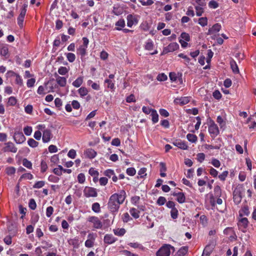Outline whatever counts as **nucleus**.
I'll return each mask as SVG.
<instances>
[{"label":"nucleus","mask_w":256,"mask_h":256,"mask_svg":"<svg viewBox=\"0 0 256 256\" xmlns=\"http://www.w3.org/2000/svg\"><path fill=\"white\" fill-rule=\"evenodd\" d=\"M126 198V193L124 190H122L119 193H114L112 194L108 202V206L112 212H118L120 205L122 204Z\"/></svg>","instance_id":"obj_1"},{"label":"nucleus","mask_w":256,"mask_h":256,"mask_svg":"<svg viewBox=\"0 0 256 256\" xmlns=\"http://www.w3.org/2000/svg\"><path fill=\"white\" fill-rule=\"evenodd\" d=\"M209 123L208 132L212 138H215L220 132L218 126L214 121L211 119L210 120Z\"/></svg>","instance_id":"obj_2"},{"label":"nucleus","mask_w":256,"mask_h":256,"mask_svg":"<svg viewBox=\"0 0 256 256\" xmlns=\"http://www.w3.org/2000/svg\"><path fill=\"white\" fill-rule=\"evenodd\" d=\"M84 195L86 198L96 197L98 196L97 190L92 187L86 186L84 190Z\"/></svg>","instance_id":"obj_3"},{"label":"nucleus","mask_w":256,"mask_h":256,"mask_svg":"<svg viewBox=\"0 0 256 256\" xmlns=\"http://www.w3.org/2000/svg\"><path fill=\"white\" fill-rule=\"evenodd\" d=\"M174 249L170 245H165L162 246L157 252L156 256H169L170 253V248Z\"/></svg>","instance_id":"obj_4"},{"label":"nucleus","mask_w":256,"mask_h":256,"mask_svg":"<svg viewBox=\"0 0 256 256\" xmlns=\"http://www.w3.org/2000/svg\"><path fill=\"white\" fill-rule=\"evenodd\" d=\"M179 48V45L176 42H172L163 48L162 54H166L168 52H173Z\"/></svg>","instance_id":"obj_5"},{"label":"nucleus","mask_w":256,"mask_h":256,"mask_svg":"<svg viewBox=\"0 0 256 256\" xmlns=\"http://www.w3.org/2000/svg\"><path fill=\"white\" fill-rule=\"evenodd\" d=\"M239 218L238 222V226L239 230L244 232H246V229L248 226V220L246 218Z\"/></svg>","instance_id":"obj_6"},{"label":"nucleus","mask_w":256,"mask_h":256,"mask_svg":"<svg viewBox=\"0 0 256 256\" xmlns=\"http://www.w3.org/2000/svg\"><path fill=\"white\" fill-rule=\"evenodd\" d=\"M5 146L2 148L4 152H11L16 153L17 152L18 148H16L12 142H8L4 143Z\"/></svg>","instance_id":"obj_7"},{"label":"nucleus","mask_w":256,"mask_h":256,"mask_svg":"<svg viewBox=\"0 0 256 256\" xmlns=\"http://www.w3.org/2000/svg\"><path fill=\"white\" fill-rule=\"evenodd\" d=\"M88 222L93 223L94 227L96 228H100L102 226V222L96 216H92L88 218Z\"/></svg>","instance_id":"obj_8"},{"label":"nucleus","mask_w":256,"mask_h":256,"mask_svg":"<svg viewBox=\"0 0 256 256\" xmlns=\"http://www.w3.org/2000/svg\"><path fill=\"white\" fill-rule=\"evenodd\" d=\"M42 140L44 142H48L52 138L51 130L48 129H46L43 130Z\"/></svg>","instance_id":"obj_9"},{"label":"nucleus","mask_w":256,"mask_h":256,"mask_svg":"<svg viewBox=\"0 0 256 256\" xmlns=\"http://www.w3.org/2000/svg\"><path fill=\"white\" fill-rule=\"evenodd\" d=\"M14 138L17 144H22L26 140V138L22 132H15Z\"/></svg>","instance_id":"obj_10"},{"label":"nucleus","mask_w":256,"mask_h":256,"mask_svg":"<svg viewBox=\"0 0 256 256\" xmlns=\"http://www.w3.org/2000/svg\"><path fill=\"white\" fill-rule=\"evenodd\" d=\"M234 201L236 204H239L242 200L241 192L238 189H236L234 192Z\"/></svg>","instance_id":"obj_11"},{"label":"nucleus","mask_w":256,"mask_h":256,"mask_svg":"<svg viewBox=\"0 0 256 256\" xmlns=\"http://www.w3.org/2000/svg\"><path fill=\"white\" fill-rule=\"evenodd\" d=\"M57 84L62 87H64L66 85V79L64 77L60 76L57 74H54Z\"/></svg>","instance_id":"obj_12"},{"label":"nucleus","mask_w":256,"mask_h":256,"mask_svg":"<svg viewBox=\"0 0 256 256\" xmlns=\"http://www.w3.org/2000/svg\"><path fill=\"white\" fill-rule=\"evenodd\" d=\"M221 28L220 24L216 23L214 24L211 28H210L207 32L208 35L214 34L216 32H218Z\"/></svg>","instance_id":"obj_13"},{"label":"nucleus","mask_w":256,"mask_h":256,"mask_svg":"<svg viewBox=\"0 0 256 256\" xmlns=\"http://www.w3.org/2000/svg\"><path fill=\"white\" fill-rule=\"evenodd\" d=\"M172 144L178 148L182 150H187L188 148L186 144L180 140H176L172 142Z\"/></svg>","instance_id":"obj_14"},{"label":"nucleus","mask_w":256,"mask_h":256,"mask_svg":"<svg viewBox=\"0 0 256 256\" xmlns=\"http://www.w3.org/2000/svg\"><path fill=\"white\" fill-rule=\"evenodd\" d=\"M190 102L189 98L188 97H182L180 98H176L174 100V102L176 104H179L181 106L186 104Z\"/></svg>","instance_id":"obj_15"},{"label":"nucleus","mask_w":256,"mask_h":256,"mask_svg":"<svg viewBox=\"0 0 256 256\" xmlns=\"http://www.w3.org/2000/svg\"><path fill=\"white\" fill-rule=\"evenodd\" d=\"M250 213L248 206L244 205L239 210V216L242 217L244 216H248Z\"/></svg>","instance_id":"obj_16"},{"label":"nucleus","mask_w":256,"mask_h":256,"mask_svg":"<svg viewBox=\"0 0 256 256\" xmlns=\"http://www.w3.org/2000/svg\"><path fill=\"white\" fill-rule=\"evenodd\" d=\"M116 238L112 234H106L104 237V242L108 244H112L114 242Z\"/></svg>","instance_id":"obj_17"},{"label":"nucleus","mask_w":256,"mask_h":256,"mask_svg":"<svg viewBox=\"0 0 256 256\" xmlns=\"http://www.w3.org/2000/svg\"><path fill=\"white\" fill-rule=\"evenodd\" d=\"M84 154L89 158H93L96 156V152L92 148H88L85 151Z\"/></svg>","instance_id":"obj_18"},{"label":"nucleus","mask_w":256,"mask_h":256,"mask_svg":"<svg viewBox=\"0 0 256 256\" xmlns=\"http://www.w3.org/2000/svg\"><path fill=\"white\" fill-rule=\"evenodd\" d=\"M126 20L127 26L130 28L133 26L134 22H137L136 19L132 14H128L126 16Z\"/></svg>","instance_id":"obj_19"},{"label":"nucleus","mask_w":256,"mask_h":256,"mask_svg":"<svg viewBox=\"0 0 256 256\" xmlns=\"http://www.w3.org/2000/svg\"><path fill=\"white\" fill-rule=\"evenodd\" d=\"M213 248V246L207 245L203 251L202 256H209L212 252Z\"/></svg>","instance_id":"obj_20"},{"label":"nucleus","mask_w":256,"mask_h":256,"mask_svg":"<svg viewBox=\"0 0 256 256\" xmlns=\"http://www.w3.org/2000/svg\"><path fill=\"white\" fill-rule=\"evenodd\" d=\"M0 54L2 56H5L6 58L8 57V48L7 46H2L0 48Z\"/></svg>","instance_id":"obj_21"},{"label":"nucleus","mask_w":256,"mask_h":256,"mask_svg":"<svg viewBox=\"0 0 256 256\" xmlns=\"http://www.w3.org/2000/svg\"><path fill=\"white\" fill-rule=\"evenodd\" d=\"M116 26L117 27L114 28V30H122V28H124L125 26V22L124 19L119 20L116 23Z\"/></svg>","instance_id":"obj_22"},{"label":"nucleus","mask_w":256,"mask_h":256,"mask_svg":"<svg viewBox=\"0 0 256 256\" xmlns=\"http://www.w3.org/2000/svg\"><path fill=\"white\" fill-rule=\"evenodd\" d=\"M188 250V247L182 246L176 252L175 256H184L186 254Z\"/></svg>","instance_id":"obj_23"},{"label":"nucleus","mask_w":256,"mask_h":256,"mask_svg":"<svg viewBox=\"0 0 256 256\" xmlns=\"http://www.w3.org/2000/svg\"><path fill=\"white\" fill-rule=\"evenodd\" d=\"M230 67H231V68L232 69V72L234 74L239 73V70H238V65L236 64V62L234 60H232L230 61Z\"/></svg>","instance_id":"obj_24"},{"label":"nucleus","mask_w":256,"mask_h":256,"mask_svg":"<svg viewBox=\"0 0 256 256\" xmlns=\"http://www.w3.org/2000/svg\"><path fill=\"white\" fill-rule=\"evenodd\" d=\"M68 242L70 245L72 246L74 248H77L78 247V238L70 239L68 240Z\"/></svg>","instance_id":"obj_25"},{"label":"nucleus","mask_w":256,"mask_h":256,"mask_svg":"<svg viewBox=\"0 0 256 256\" xmlns=\"http://www.w3.org/2000/svg\"><path fill=\"white\" fill-rule=\"evenodd\" d=\"M130 214L134 218H138L140 216V215H139L140 212L135 208H130Z\"/></svg>","instance_id":"obj_26"},{"label":"nucleus","mask_w":256,"mask_h":256,"mask_svg":"<svg viewBox=\"0 0 256 256\" xmlns=\"http://www.w3.org/2000/svg\"><path fill=\"white\" fill-rule=\"evenodd\" d=\"M82 78L78 77L72 82V85L76 88H78L82 85Z\"/></svg>","instance_id":"obj_27"},{"label":"nucleus","mask_w":256,"mask_h":256,"mask_svg":"<svg viewBox=\"0 0 256 256\" xmlns=\"http://www.w3.org/2000/svg\"><path fill=\"white\" fill-rule=\"evenodd\" d=\"M92 210L96 213H98L100 211V204L98 202H94L92 206Z\"/></svg>","instance_id":"obj_28"},{"label":"nucleus","mask_w":256,"mask_h":256,"mask_svg":"<svg viewBox=\"0 0 256 256\" xmlns=\"http://www.w3.org/2000/svg\"><path fill=\"white\" fill-rule=\"evenodd\" d=\"M151 116H152V121L153 123L155 124L158 121V115L155 110H152L151 113Z\"/></svg>","instance_id":"obj_29"},{"label":"nucleus","mask_w":256,"mask_h":256,"mask_svg":"<svg viewBox=\"0 0 256 256\" xmlns=\"http://www.w3.org/2000/svg\"><path fill=\"white\" fill-rule=\"evenodd\" d=\"M145 49L148 50H151L154 48V44L151 40H148L146 43Z\"/></svg>","instance_id":"obj_30"},{"label":"nucleus","mask_w":256,"mask_h":256,"mask_svg":"<svg viewBox=\"0 0 256 256\" xmlns=\"http://www.w3.org/2000/svg\"><path fill=\"white\" fill-rule=\"evenodd\" d=\"M86 48L82 46H80L79 48L77 49V52L82 56H84L86 54Z\"/></svg>","instance_id":"obj_31"},{"label":"nucleus","mask_w":256,"mask_h":256,"mask_svg":"<svg viewBox=\"0 0 256 256\" xmlns=\"http://www.w3.org/2000/svg\"><path fill=\"white\" fill-rule=\"evenodd\" d=\"M176 200L180 204L184 202L186 200V197L184 194L183 192H180Z\"/></svg>","instance_id":"obj_32"},{"label":"nucleus","mask_w":256,"mask_h":256,"mask_svg":"<svg viewBox=\"0 0 256 256\" xmlns=\"http://www.w3.org/2000/svg\"><path fill=\"white\" fill-rule=\"evenodd\" d=\"M78 94L82 97L86 96L88 93V90L85 87H81L78 89Z\"/></svg>","instance_id":"obj_33"},{"label":"nucleus","mask_w":256,"mask_h":256,"mask_svg":"<svg viewBox=\"0 0 256 256\" xmlns=\"http://www.w3.org/2000/svg\"><path fill=\"white\" fill-rule=\"evenodd\" d=\"M188 140L192 142H196L197 141L198 138L195 134H188L186 136Z\"/></svg>","instance_id":"obj_34"},{"label":"nucleus","mask_w":256,"mask_h":256,"mask_svg":"<svg viewBox=\"0 0 256 256\" xmlns=\"http://www.w3.org/2000/svg\"><path fill=\"white\" fill-rule=\"evenodd\" d=\"M62 170H63L62 166L60 165H58V168H55L53 170V172L56 175L60 176L62 174Z\"/></svg>","instance_id":"obj_35"},{"label":"nucleus","mask_w":256,"mask_h":256,"mask_svg":"<svg viewBox=\"0 0 256 256\" xmlns=\"http://www.w3.org/2000/svg\"><path fill=\"white\" fill-rule=\"evenodd\" d=\"M28 144L32 148H36L38 144V142L33 138H30L28 141Z\"/></svg>","instance_id":"obj_36"},{"label":"nucleus","mask_w":256,"mask_h":256,"mask_svg":"<svg viewBox=\"0 0 256 256\" xmlns=\"http://www.w3.org/2000/svg\"><path fill=\"white\" fill-rule=\"evenodd\" d=\"M198 24L202 26H204L208 24V19L206 17L200 18L198 19Z\"/></svg>","instance_id":"obj_37"},{"label":"nucleus","mask_w":256,"mask_h":256,"mask_svg":"<svg viewBox=\"0 0 256 256\" xmlns=\"http://www.w3.org/2000/svg\"><path fill=\"white\" fill-rule=\"evenodd\" d=\"M68 72V70L65 66H60L58 70V72L61 75H65Z\"/></svg>","instance_id":"obj_38"},{"label":"nucleus","mask_w":256,"mask_h":256,"mask_svg":"<svg viewBox=\"0 0 256 256\" xmlns=\"http://www.w3.org/2000/svg\"><path fill=\"white\" fill-rule=\"evenodd\" d=\"M66 58L70 62H72L75 60L76 56L74 54L69 52L66 54Z\"/></svg>","instance_id":"obj_39"},{"label":"nucleus","mask_w":256,"mask_h":256,"mask_svg":"<svg viewBox=\"0 0 256 256\" xmlns=\"http://www.w3.org/2000/svg\"><path fill=\"white\" fill-rule=\"evenodd\" d=\"M170 216L173 219H176L178 218V210L176 208L171 210Z\"/></svg>","instance_id":"obj_40"},{"label":"nucleus","mask_w":256,"mask_h":256,"mask_svg":"<svg viewBox=\"0 0 256 256\" xmlns=\"http://www.w3.org/2000/svg\"><path fill=\"white\" fill-rule=\"evenodd\" d=\"M22 164L26 168H32V162L28 160L26 158H24L22 160Z\"/></svg>","instance_id":"obj_41"},{"label":"nucleus","mask_w":256,"mask_h":256,"mask_svg":"<svg viewBox=\"0 0 256 256\" xmlns=\"http://www.w3.org/2000/svg\"><path fill=\"white\" fill-rule=\"evenodd\" d=\"M17 102V100L16 98L14 96H10L9 98L8 104L10 106H14Z\"/></svg>","instance_id":"obj_42"},{"label":"nucleus","mask_w":256,"mask_h":256,"mask_svg":"<svg viewBox=\"0 0 256 256\" xmlns=\"http://www.w3.org/2000/svg\"><path fill=\"white\" fill-rule=\"evenodd\" d=\"M114 233L116 235L122 236L126 233V230L124 228H120L114 230Z\"/></svg>","instance_id":"obj_43"},{"label":"nucleus","mask_w":256,"mask_h":256,"mask_svg":"<svg viewBox=\"0 0 256 256\" xmlns=\"http://www.w3.org/2000/svg\"><path fill=\"white\" fill-rule=\"evenodd\" d=\"M167 78L168 77L164 73L159 74L156 78L157 80L160 82L165 81L167 80Z\"/></svg>","instance_id":"obj_44"},{"label":"nucleus","mask_w":256,"mask_h":256,"mask_svg":"<svg viewBox=\"0 0 256 256\" xmlns=\"http://www.w3.org/2000/svg\"><path fill=\"white\" fill-rule=\"evenodd\" d=\"M45 182L44 181H38L35 183L33 186V188H40L44 186Z\"/></svg>","instance_id":"obj_45"},{"label":"nucleus","mask_w":256,"mask_h":256,"mask_svg":"<svg viewBox=\"0 0 256 256\" xmlns=\"http://www.w3.org/2000/svg\"><path fill=\"white\" fill-rule=\"evenodd\" d=\"M166 202V198L164 196H160L156 201V204L159 206L164 205Z\"/></svg>","instance_id":"obj_46"},{"label":"nucleus","mask_w":256,"mask_h":256,"mask_svg":"<svg viewBox=\"0 0 256 256\" xmlns=\"http://www.w3.org/2000/svg\"><path fill=\"white\" fill-rule=\"evenodd\" d=\"M104 82L107 84V87L108 88H110L112 90L114 88V83L112 82V81L110 79H106L104 80Z\"/></svg>","instance_id":"obj_47"},{"label":"nucleus","mask_w":256,"mask_h":256,"mask_svg":"<svg viewBox=\"0 0 256 256\" xmlns=\"http://www.w3.org/2000/svg\"><path fill=\"white\" fill-rule=\"evenodd\" d=\"M114 174H115L114 170L111 169L106 170L104 172V174L109 178H110L112 176H114Z\"/></svg>","instance_id":"obj_48"},{"label":"nucleus","mask_w":256,"mask_h":256,"mask_svg":"<svg viewBox=\"0 0 256 256\" xmlns=\"http://www.w3.org/2000/svg\"><path fill=\"white\" fill-rule=\"evenodd\" d=\"M126 174L130 176H134L136 174V170L134 168H129L126 170Z\"/></svg>","instance_id":"obj_49"},{"label":"nucleus","mask_w":256,"mask_h":256,"mask_svg":"<svg viewBox=\"0 0 256 256\" xmlns=\"http://www.w3.org/2000/svg\"><path fill=\"white\" fill-rule=\"evenodd\" d=\"M28 204L30 208H31L32 210H34L36 208V204L34 199H30V200Z\"/></svg>","instance_id":"obj_50"},{"label":"nucleus","mask_w":256,"mask_h":256,"mask_svg":"<svg viewBox=\"0 0 256 256\" xmlns=\"http://www.w3.org/2000/svg\"><path fill=\"white\" fill-rule=\"evenodd\" d=\"M40 167H41V172H44L48 168V166H47L46 162L44 160H42L41 164H40Z\"/></svg>","instance_id":"obj_51"},{"label":"nucleus","mask_w":256,"mask_h":256,"mask_svg":"<svg viewBox=\"0 0 256 256\" xmlns=\"http://www.w3.org/2000/svg\"><path fill=\"white\" fill-rule=\"evenodd\" d=\"M27 178L28 180H32L33 178V176L30 173H26L23 174L20 178L19 180H21L22 178Z\"/></svg>","instance_id":"obj_52"},{"label":"nucleus","mask_w":256,"mask_h":256,"mask_svg":"<svg viewBox=\"0 0 256 256\" xmlns=\"http://www.w3.org/2000/svg\"><path fill=\"white\" fill-rule=\"evenodd\" d=\"M24 132L26 135L30 136L32 132V128L31 126H27L24 128Z\"/></svg>","instance_id":"obj_53"},{"label":"nucleus","mask_w":256,"mask_h":256,"mask_svg":"<svg viewBox=\"0 0 256 256\" xmlns=\"http://www.w3.org/2000/svg\"><path fill=\"white\" fill-rule=\"evenodd\" d=\"M78 180L79 183L83 184L85 181V176L84 174L80 173L78 176Z\"/></svg>","instance_id":"obj_54"},{"label":"nucleus","mask_w":256,"mask_h":256,"mask_svg":"<svg viewBox=\"0 0 256 256\" xmlns=\"http://www.w3.org/2000/svg\"><path fill=\"white\" fill-rule=\"evenodd\" d=\"M224 234L226 235L232 234H234V230L232 228H227L224 230Z\"/></svg>","instance_id":"obj_55"},{"label":"nucleus","mask_w":256,"mask_h":256,"mask_svg":"<svg viewBox=\"0 0 256 256\" xmlns=\"http://www.w3.org/2000/svg\"><path fill=\"white\" fill-rule=\"evenodd\" d=\"M208 6L210 8H216L218 6V3L214 0H210L208 3Z\"/></svg>","instance_id":"obj_56"},{"label":"nucleus","mask_w":256,"mask_h":256,"mask_svg":"<svg viewBox=\"0 0 256 256\" xmlns=\"http://www.w3.org/2000/svg\"><path fill=\"white\" fill-rule=\"evenodd\" d=\"M54 212V208L50 206L47 208L46 211V216L47 217L50 218L52 214Z\"/></svg>","instance_id":"obj_57"},{"label":"nucleus","mask_w":256,"mask_h":256,"mask_svg":"<svg viewBox=\"0 0 256 256\" xmlns=\"http://www.w3.org/2000/svg\"><path fill=\"white\" fill-rule=\"evenodd\" d=\"M36 80L34 78L28 79L27 81L26 84L28 88H32L34 86Z\"/></svg>","instance_id":"obj_58"},{"label":"nucleus","mask_w":256,"mask_h":256,"mask_svg":"<svg viewBox=\"0 0 256 256\" xmlns=\"http://www.w3.org/2000/svg\"><path fill=\"white\" fill-rule=\"evenodd\" d=\"M39 216L38 214H34L32 216L31 219V222L33 224H35L36 223L38 220Z\"/></svg>","instance_id":"obj_59"},{"label":"nucleus","mask_w":256,"mask_h":256,"mask_svg":"<svg viewBox=\"0 0 256 256\" xmlns=\"http://www.w3.org/2000/svg\"><path fill=\"white\" fill-rule=\"evenodd\" d=\"M55 106L56 108L60 109V106H62V100L58 98H57L54 100Z\"/></svg>","instance_id":"obj_60"},{"label":"nucleus","mask_w":256,"mask_h":256,"mask_svg":"<svg viewBox=\"0 0 256 256\" xmlns=\"http://www.w3.org/2000/svg\"><path fill=\"white\" fill-rule=\"evenodd\" d=\"M212 164L216 168H219L220 166V162L218 160L214 158L212 159Z\"/></svg>","instance_id":"obj_61"},{"label":"nucleus","mask_w":256,"mask_h":256,"mask_svg":"<svg viewBox=\"0 0 256 256\" xmlns=\"http://www.w3.org/2000/svg\"><path fill=\"white\" fill-rule=\"evenodd\" d=\"M146 168H142L138 172V175L140 176V178H144V176L146 175Z\"/></svg>","instance_id":"obj_62"},{"label":"nucleus","mask_w":256,"mask_h":256,"mask_svg":"<svg viewBox=\"0 0 256 256\" xmlns=\"http://www.w3.org/2000/svg\"><path fill=\"white\" fill-rule=\"evenodd\" d=\"M68 156L71 158H75L76 156V151L74 149L70 150L68 154Z\"/></svg>","instance_id":"obj_63"},{"label":"nucleus","mask_w":256,"mask_h":256,"mask_svg":"<svg viewBox=\"0 0 256 256\" xmlns=\"http://www.w3.org/2000/svg\"><path fill=\"white\" fill-rule=\"evenodd\" d=\"M181 38L184 39V40L186 42H189L190 40V37L188 34L183 32L180 35Z\"/></svg>","instance_id":"obj_64"}]
</instances>
